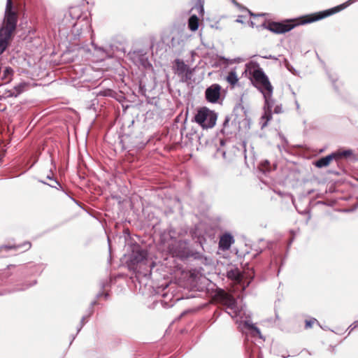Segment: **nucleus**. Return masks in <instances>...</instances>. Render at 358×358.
Segmentation results:
<instances>
[{
  "mask_svg": "<svg viewBox=\"0 0 358 358\" xmlns=\"http://www.w3.org/2000/svg\"><path fill=\"white\" fill-rule=\"evenodd\" d=\"M250 329L255 330L257 334H260L259 329L257 327H256L254 324L250 325Z\"/></svg>",
  "mask_w": 358,
  "mask_h": 358,
  "instance_id": "obj_25",
  "label": "nucleus"
},
{
  "mask_svg": "<svg viewBox=\"0 0 358 358\" xmlns=\"http://www.w3.org/2000/svg\"><path fill=\"white\" fill-rule=\"evenodd\" d=\"M175 64L176 73L182 76L185 81L191 79L193 71L183 61L177 59L175 60Z\"/></svg>",
  "mask_w": 358,
  "mask_h": 358,
  "instance_id": "obj_6",
  "label": "nucleus"
},
{
  "mask_svg": "<svg viewBox=\"0 0 358 358\" xmlns=\"http://www.w3.org/2000/svg\"><path fill=\"white\" fill-rule=\"evenodd\" d=\"M255 25L254 22L252 21L250 22V26L253 27Z\"/></svg>",
  "mask_w": 358,
  "mask_h": 358,
  "instance_id": "obj_33",
  "label": "nucleus"
},
{
  "mask_svg": "<svg viewBox=\"0 0 358 358\" xmlns=\"http://www.w3.org/2000/svg\"><path fill=\"white\" fill-rule=\"evenodd\" d=\"M227 313L232 317H236L238 315L239 309L238 306L234 307L233 309H227Z\"/></svg>",
  "mask_w": 358,
  "mask_h": 358,
  "instance_id": "obj_19",
  "label": "nucleus"
},
{
  "mask_svg": "<svg viewBox=\"0 0 358 358\" xmlns=\"http://www.w3.org/2000/svg\"><path fill=\"white\" fill-rule=\"evenodd\" d=\"M13 69L11 68L7 67L3 71V79H6L8 77H10L13 73Z\"/></svg>",
  "mask_w": 358,
  "mask_h": 358,
  "instance_id": "obj_20",
  "label": "nucleus"
},
{
  "mask_svg": "<svg viewBox=\"0 0 358 358\" xmlns=\"http://www.w3.org/2000/svg\"><path fill=\"white\" fill-rule=\"evenodd\" d=\"M12 39V36L0 29V55L6 50Z\"/></svg>",
  "mask_w": 358,
  "mask_h": 358,
  "instance_id": "obj_12",
  "label": "nucleus"
},
{
  "mask_svg": "<svg viewBox=\"0 0 358 358\" xmlns=\"http://www.w3.org/2000/svg\"><path fill=\"white\" fill-rule=\"evenodd\" d=\"M221 87L218 84H213L208 87L205 92L206 100L210 103H217L220 97Z\"/></svg>",
  "mask_w": 358,
  "mask_h": 358,
  "instance_id": "obj_7",
  "label": "nucleus"
},
{
  "mask_svg": "<svg viewBox=\"0 0 358 358\" xmlns=\"http://www.w3.org/2000/svg\"><path fill=\"white\" fill-rule=\"evenodd\" d=\"M224 304L226 306L227 309H233L234 307L237 306L236 299L231 296H227L224 299Z\"/></svg>",
  "mask_w": 358,
  "mask_h": 358,
  "instance_id": "obj_17",
  "label": "nucleus"
},
{
  "mask_svg": "<svg viewBox=\"0 0 358 358\" xmlns=\"http://www.w3.org/2000/svg\"><path fill=\"white\" fill-rule=\"evenodd\" d=\"M186 242L181 240L173 239L169 245V251L173 256H180L184 252Z\"/></svg>",
  "mask_w": 358,
  "mask_h": 358,
  "instance_id": "obj_10",
  "label": "nucleus"
},
{
  "mask_svg": "<svg viewBox=\"0 0 358 358\" xmlns=\"http://www.w3.org/2000/svg\"><path fill=\"white\" fill-rule=\"evenodd\" d=\"M29 83L22 82L15 85L13 89L7 92V96H14L17 97L21 93L24 92L28 89Z\"/></svg>",
  "mask_w": 358,
  "mask_h": 358,
  "instance_id": "obj_13",
  "label": "nucleus"
},
{
  "mask_svg": "<svg viewBox=\"0 0 358 358\" xmlns=\"http://www.w3.org/2000/svg\"><path fill=\"white\" fill-rule=\"evenodd\" d=\"M352 153V151L350 150H344L343 152H333L324 157L320 158L318 160H317L315 163V165L318 168L326 167L330 164L331 160H338L339 159H341L342 157L350 156Z\"/></svg>",
  "mask_w": 358,
  "mask_h": 358,
  "instance_id": "obj_4",
  "label": "nucleus"
},
{
  "mask_svg": "<svg viewBox=\"0 0 358 358\" xmlns=\"http://www.w3.org/2000/svg\"><path fill=\"white\" fill-rule=\"evenodd\" d=\"M85 319V317H83L82 318V321H81V322H82V323L84 322Z\"/></svg>",
  "mask_w": 358,
  "mask_h": 358,
  "instance_id": "obj_35",
  "label": "nucleus"
},
{
  "mask_svg": "<svg viewBox=\"0 0 358 358\" xmlns=\"http://www.w3.org/2000/svg\"><path fill=\"white\" fill-rule=\"evenodd\" d=\"M295 103H296V109H297V110H299V108H300V106H299V104L298 101H295Z\"/></svg>",
  "mask_w": 358,
  "mask_h": 358,
  "instance_id": "obj_30",
  "label": "nucleus"
},
{
  "mask_svg": "<svg viewBox=\"0 0 358 358\" xmlns=\"http://www.w3.org/2000/svg\"><path fill=\"white\" fill-rule=\"evenodd\" d=\"M317 322L315 319L306 320V328H310L314 322Z\"/></svg>",
  "mask_w": 358,
  "mask_h": 358,
  "instance_id": "obj_22",
  "label": "nucleus"
},
{
  "mask_svg": "<svg viewBox=\"0 0 358 358\" xmlns=\"http://www.w3.org/2000/svg\"><path fill=\"white\" fill-rule=\"evenodd\" d=\"M273 112L275 113H281L282 112V106L281 105H276L275 107H274V109H273Z\"/></svg>",
  "mask_w": 358,
  "mask_h": 358,
  "instance_id": "obj_21",
  "label": "nucleus"
},
{
  "mask_svg": "<svg viewBox=\"0 0 358 358\" xmlns=\"http://www.w3.org/2000/svg\"><path fill=\"white\" fill-rule=\"evenodd\" d=\"M233 242V237L230 234H224L220 238L219 245L222 250H228Z\"/></svg>",
  "mask_w": 358,
  "mask_h": 358,
  "instance_id": "obj_14",
  "label": "nucleus"
},
{
  "mask_svg": "<svg viewBox=\"0 0 358 358\" xmlns=\"http://www.w3.org/2000/svg\"><path fill=\"white\" fill-rule=\"evenodd\" d=\"M358 327V322H356L355 323V327H354V328H356V327Z\"/></svg>",
  "mask_w": 358,
  "mask_h": 358,
  "instance_id": "obj_32",
  "label": "nucleus"
},
{
  "mask_svg": "<svg viewBox=\"0 0 358 358\" xmlns=\"http://www.w3.org/2000/svg\"><path fill=\"white\" fill-rule=\"evenodd\" d=\"M229 125V119L227 117L223 123V127L221 129V131L223 134L228 135V134H231V131L228 129Z\"/></svg>",
  "mask_w": 358,
  "mask_h": 358,
  "instance_id": "obj_18",
  "label": "nucleus"
},
{
  "mask_svg": "<svg viewBox=\"0 0 358 358\" xmlns=\"http://www.w3.org/2000/svg\"><path fill=\"white\" fill-rule=\"evenodd\" d=\"M92 45L94 46L95 50H99V51H104L103 48H98L96 45L94 44V43H92Z\"/></svg>",
  "mask_w": 358,
  "mask_h": 358,
  "instance_id": "obj_26",
  "label": "nucleus"
},
{
  "mask_svg": "<svg viewBox=\"0 0 358 358\" xmlns=\"http://www.w3.org/2000/svg\"><path fill=\"white\" fill-rule=\"evenodd\" d=\"M245 66L246 71L249 72L251 76L250 79L253 85L262 93L265 101V107L268 109V111L265 112L264 115L262 117V119H266L265 122L262 126L263 128L267 125L268 122L271 119V111L274 103V101L272 99L273 88L268 76L259 66V63L251 61L246 64Z\"/></svg>",
  "mask_w": 358,
  "mask_h": 358,
  "instance_id": "obj_1",
  "label": "nucleus"
},
{
  "mask_svg": "<svg viewBox=\"0 0 358 358\" xmlns=\"http://www.w3.org/2000/svg\"><path fill=\"white\" fill-rule=\"evenodd\" d=\"M131 58L134 63L138 66L147 68L150 66L146 53L143 52L141 50L133 52L131 55Z\"/></svg>",
  "mask_w": 358,
  "mask_h": 358,
  "instance_id": "obj_8",
  "label": "nucleus"
},
{
  "mask_svg": "<svg viewBox=\"0 0 358 358\" xmlns=\"http://www.w3.org/2000/svg\"><path fill=\"white\" fill-rule=\"evenodd\" d=\"M24 246L27 247L26 249H29L31 247V243L27 242L23 245Z\"/></svg>",
  "mask_w": 358,
  "mask_h": 358,
  "instance_id": "obj_29",
  "label": "nucleus"
},
{
  "mask_svg": "<svg viewBox=\"0 0 358 358\" xmlns=\"http://www.w3.org/2000/svg\"><path fill=\"white\" fill-rule=\"evenodd\" d=\"M199 9H200V12H201V13L203 12V6H202V5H201V6H199Z\"/></svg>",
  "mask_w": 358,
  "mask_h": 358,
  "instance_id": "obj_31",
  "label": "nucleus"
},
{
  "mask_svg": "<svg viewBox=\"0 0 358 358\" xmlns=\"http://www.w3.org/2000/svg\"><path fill=\"white\" fill-rule=\"evenodd\" d=\"M12 247L6 246V248H11Z\"/></svg>",
  "mask_w": 358,
  "mask_h": 358,
  "instance_id": "obj_36",
  "label": "nucleus"
},
{
  "mask_svg": "<svg viewBox=\"0 0 358 358\" xmlns=\"http://www.w3.org/2000/svg\"><path fill=\"white\" fill-rule=\"evenodd\" d=\"M284 63H285V66H286V68L291 72H293L292 71V66L289 64V63L288 62V61L287 59H285L284 61Z\"/></svg>",
  "mask_w": 358,
  "mask_h": 358,
  "instance_id": "obj_23",
  "label": "nucleus"
},
{
  "mask_svg": "<svg viewBox=\"0 0 358 358\" xmlns=\"http://www.w3.org/2000/svg\"><path fill=\"white\" fill-rule=\"evenodd\" d=\"M147 255L148 253L145 250H134L129 259V266L130 267H134L138 264L142 263L146 260Z\"/></svg>",
  "mask_w": 358,
  "mask_h": 358,
  "instance_id": "obj_9",
  "label": "nucleus"
},
{
  "mask_svg": "<svg viewBox=\"0 0 358 358\" xmlns=\"http://www.w3.org/2000/svg\"><path fill=\"white\" fill-rule=\"evenodd\" d=\"M188 27L191 31H195L199 28V18L196 15H192L188 20Z\"/></svg>",
  "mask_w": 358,
  "mask_h": 358,
  "instance_id": "obj_16",
  "label": "nucleus"
},
{
  "mask_svg": "<svg viewBox=\"0 0 358 358\" xmlns=\"http://www.w3.org/2000/svg\"><path fill=\"white\" fill-rule=\"evenodd\" d=\"M226 80L229 84L233 87L236 85L238 82V78L236 74V69H231L226 77Z\"/></svg>",
  "mask_w": 358,
  "mask_h": 358,
  "instance_id": "obj_15",
  "label": "nucleus"
},
{
  "mask_svg": "<svg viewBox=\"0 0 358 358\" xmlns=\"http://www.w3.org/2000/svg\"><path fill=\"white\" fill-rule=\"evenodd\" d=\"M17 22V14L13 10L12 0H7L3 24L0 29H4L5 32L13 35L16 29Z\"/></svg>",
  "mask_w": 358,
  "mask_h": 358,
  "instance_id": "obj_3",
  "label": "nucleus"
},
{
  "mask_svg": "<svg viewBox=\"0 0 358 358\" xmlns=\"http://www.w3.org/2000/svg\"><path fill=\"white\" fill-rule=\"evenodd\" d=\"M217 114L206 107L201 108L194 116V121L203 129L212 128L215 125Z\"/></svg>",
  "mask_w": 358,
  "mask_h": 358,
  "instance_id": "obj_2",
  "label": "nucleus"
},
{
  "mask_svg": "<svg viewBox=\"0 0 358 358\" xmlns=\"http://www.w3.org/2000/svg\"><path fill=\"white\" fill-rule=\"evenodd\" d=\"M110 94V91L108 92H99V94H101L103 96H108Z\"/></svg>",
  "mask_w": 358,
  "mask_h": 358,
  "instance_id": "obj_28",
  "label": "nucleus"
},
{
  "mask_svg": "<svg viewBox=\"0 0 358 358\" xmlns=\"http://www.w3.org/2000/svg\"><path fill=\"white\" fill-rule=\"evenodd\" d=\"M236 22H238V23H241L243 24V21L242 20V16L241 15H239L238 17V18L236 20Z\"/></svg>",
  "mask_w": 358,
  "mask_h": 358,
  "instance_id": "obj_27",
  "label": "nucleus"
},
{
  "mask_svg": "<svg viewBox=\"0 0 358 358\" xmlns=\"http://www.w3.org/2000/svg\"><path fill=\"white\" fill-rule=\"evenodd\" d=\"M356 0H349L348 2H346L345 3L343 4V5H341L340 6H338L336 8H334V10H327L322 13H321L320 15H317V17H312V18H309L307 20H306L304 22L305 23H310V22H314V21H316V20H321L331 14H332L333 13L336 12V11H338V10H341V9L347 7L348 5L354 3Z\"/></svg>",
  "mask_w": 358,
  "mask_h": 358,
  "instance_id": "obj_11",
  "label": "nucleus"
},
{
  "mask_svg": "<svg viewBox=\"0 0 358 358\" xmlns=\"http://www.w3.org/2000/svg\"><path fill=\"white\" fill-rule=\"evenodd\" d=\"M161 303L162 305L164 307V308H169V307H171L173 306V303H168L164 301H161Z\"/></svg>",
  "mask_w": 358,
  "mask_h": 358,
  "instance_id": "obj_24",
  "label": "nucleus"
},
{
  "mask_svg": "<svg viewBox=\"0 0 358 358\" xmlns=\"http://www.w3.org/2000/svg\"><path fill=\"white\" fill-rule=\"evenodd\" d=\"M250 15H252V16H256L255 15H254L252 13H251L250 11L249 12Z\"/></svg>",
  "mask_w": 358,
  "mask_h": 358,
  "instance_id": "obj_34",
  "label": "nucleus"
},
{
  "mask_svg": "<svg viewBox=\"0 0 358 358\" xmlns=\"http://www.w3.org/2000/svg\"><path fill=\"white\" fill-rule=\"evenodd\" d=\"M295 24L290 22H269L267 25L264 22L262 27L267 29L275 34H283L287 32L294 27Z\"/></svg>",
  "mask_w": 358,
  "mask_h": 358,
  "instance_id": "obj_5",
  "label": "nucleus"
}]
</instances>
